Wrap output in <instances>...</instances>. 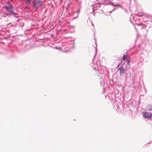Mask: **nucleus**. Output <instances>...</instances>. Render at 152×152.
I'll list each match as a JSON object with an SVG mask.
<instances>
[{
	"label": "nucleus",
	"mask_w": 152,
	"mask_h": 152,
	"mask_svg": "<svg viewBox=\"0 0 152 152\" xmlns=\"http://www.w3.org/2000/svg\"><path fill=\"white\" fill-rule=\"evenodd\" d=\"M33 8L37 10L43 6V2L40 0H33L32 2Z\"/></svg>",
	"instance_id": "nucleus-1"
},
{
	"label": "nucleus",
	"mask_w": 152,
	"mask_h": 152,
	"mask_svg": "<svg viewBox=\"0 0 152 152\" xmlns=\"http://www.w3.org/2000/svg\"><path fill=\"white\" fill-rule=\"evenodd\" d=\"M143 116L146 118L150 119L152 117V113L150 112H145Z\"/></svg>",
	"instance_id": "nucleus-2"
},
{
	"label": "nucleus",
	"mask_w": 152,
	"mask_h": 152,
	"mask_svg": "<svg viewBox=\"0 0 152 152\" xmlns=\"http://www.w3.org/2000/svg\"><path fill=\"white\" fill-rule=\"evenodd\" d=\"M6 9L11 14H12L13 12L12 10V6L10 5H9L8 6H5V7Z\"/></svg>",
	"instance_id": "nucleus-3"
},
{
	"label": "nucleus",
	"mask_w": 152,
	"mask_h": 152,
	"mask_svg": "<svg viewBox=\"0 0 152 152\" xmlns=\"http://www.w3.org/2000/svg\"><path fill=\"white\" fill-rule=\"evenodd\" d=\"M119 69L120 70V75H122L123 73H124V69L122 66Z\"/></svg>",
	"instance_id": "nucleus-4"
},
{
	"label": "nucleus",
	"mask_w": 152,
	"mask_h": 152,
	"mask_svg": "<svg viewBox=\"0 0 152 152\" xmlns=\"http://www.w3.org/2000/svg\"><path fill=\"white\" fill-rule=\"evenodd\" d=\"M31 0H24V1L26 4L30 5L31 3Z\"/></svg>",
	"instance_id": "nucleus-5"
},
{
	"label": "nucleus",
	"mask_w": 152,
	"mask_h": 152,
	"mask_svg": "<svg viewBox=\"0 0 152 152\" xmlns=\"http://www.w3.org/2000/svg\"><path fill=\"white\" fill-rule=\"evenodd\" d=\"M148 110L150 111L152 110V105L150 104L147 107Z\"/></svg>",
	"instance_id": "nucleus-6"
},
{
	"label": "nucleus",
	"mask_w": 152,
	"mask_h": 152,
	"mask_svg": "<svg viewBox=\"0 0 152 152\" xmlns=\"http://www.w3.org/2000/svg\"><path fill=\"white\" fill-rule=\"evenodd\" d=\"M126 57H127L125 55H124L123 56V58L122 59L124 60H125Z\"/></svg>",
	"instance_id": "nucleus-7"
},
{
	"label": "nucleus",
	"mask_w": 152,
	"mask_h": 152,
	"mask_svg": "<svg viewBox=\"0 0 152 152\" xmlns=\"http://www.w3.org/2000/svg\"><path fill=\"white\" fill-rule=\"evenodd\" d=\"M143 13L140 14V13H139L137 14V16H142L143 15L142 14Z\"/></svg>",
	"instance_id": "nucleus-8"
},
{
	"label": "nucleus",
	"mask_w": 152,
	"mask_h": 152,
	"mask_svg": "<svg viewBox=\"0 0 152 152\" xmlns=\"http://www.w3.org/2000/svg\"><path fill=\"white\" fill-rule=\"evenodd\" d=\"M128 62L129 63V61H128Z\"/></svg>",
	"instance_id": "nucleus-9"
}]
</instances>
